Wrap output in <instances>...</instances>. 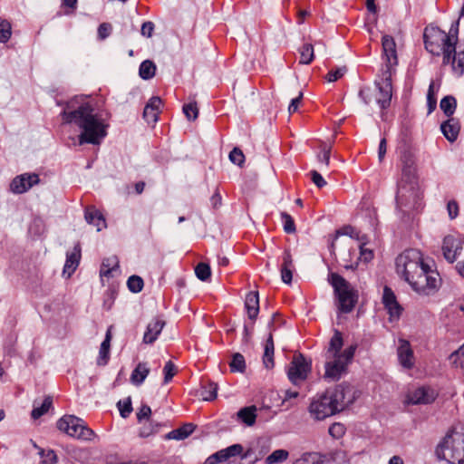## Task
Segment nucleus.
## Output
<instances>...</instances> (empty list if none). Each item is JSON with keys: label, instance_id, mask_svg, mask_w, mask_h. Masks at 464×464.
Segmentation results:
<instances>
[{"label": "nucleus", "instance_id": "obj_34", "mask_svg": "<svg viewBox=\"0 0 464 464\" xmlns=\"http://www.w3.org/2000/svg\"><path fill=\"white\" fill-rule=\"evenodd\" d=\"M274 341L272 334H269L265 343V351L263 356V362L266 368L271 369L274 367Z\"/></svg>", "mask_w": 464, "mask_h": 464}, {"label": "nucleus", "instance_id": "obj_49", "mask_svg": "<svg viewBox=\"0 0 464 464\" xmlns=\"http://www.w3.org/2000/svg\"><path fill=\"white\" fill-rule=\"evenodd\" d=\"M183 112L189 121H194L198 116V108L196 102H189L183 106Z\"/></svg>", "mask_w": 464, "mask_h": 464}, {"label": "nucleus", "instance_id": "obj_32", "mask_svg": "<svg viewBox=\"0 0 464 464\" xmlns=\"http://www.w3.org/2000/svg\"><path fill=\"white\" fill-rule=\"evenodd\" d=\"M256 407L255 405L242 408L237 412L238 419L247 426H252L256 419Z\"/></svg>", "mask_w": 464, "mask_h": 464}, {"label": "nucleus", "instance_id": "obj_57", "mask_svg": "<svg viewBox=\"0 0 464 464\" xmlns=\"http://www.w3.org/2000/svg\"><path fill=\"white\" fill-rule=\"evenodd\" d=\"M310 175H311L312 181L314 183V185L317 188H322L326 185V181L324 180V179L322 177V175L318 171L312 170L310 172Z\"/></svg>", "mask_w": 464, "mask_h": 464}, {"label": "nucleus", "instance_id": "obj_5", "mask_svg": "<svg viewBox=\"0 0 464 464\" xmlns=\"http://www.w3.org/2000/svg\"><path fill=\"white\" fill-rule=\"evenodd\" d=\"M343 340L341 332L334 331L325 353L324 373L323 378L327 382H336L348 372L356 350L351 345L342 351Z\"/></svg>", "mask_w": 464, "mask_h": 464}, {"label": "nucleus", "instance_id": "obj_17", "mask_svg": "<svg viewBox=\"0 0 464 464\" xmlns=\"http://www.w3.org/2000/svg\"><path fill=\"white\" fill-rule=\"evenodd\" d=\"M358 248H359V256H357L358 253H357L356 248L349 249V252H348L349 256L352 257V256H353L356 257V259L354 262L343 260L344 263L343 264V266L345 269L354 270L357 268L359 261H363V262L367 263L373 258V252L371 249L364 248L362 245H359Z\"/></svg>", "mask_w": 464, "mask_h": 464}, {"label": "nucleus", "instance_id": "obj_19", "mask_svg": "<svg viewBox=\"0 0 464 464\" xmlns=\"http://www.w3.org/2000/svg\"><path fill=\"white\" fill-rule=\"evenodd\" d=\"M401 179L409 180L417 179L416 163L413 154L409 150H404L401 155Z\"/></svg>", "mask_w": 464, "mask_h": 464}, {"label": "nucleus", "instance_id": "obj_1", "mask_svg": "<svg viewBox=\"0 0 464 464\" xmlns=\"http://www.w3.org/2000/svg\"><path fill=\"white\" fill-rule=\"evenodd\" d=\"M396 273L411 289L421 296L435 295L440 288L442 279L436 268L426 263L423 254L409 248L395 259Z\"/></svg>", "mask_w": 464, "mask_h": 464}, {"label": "nucleus", "instance_id": "obj_54", "mask_svg": "<svg viewBox=\"0 0 464 464\" xmlns=\"http://www.w3.org/2000/svg\"><path fill=\"white\" fill-rule=\"evenodd\" d=\"M346 72L345 67H340L336 69H333L329 71V72L326 75V79L328 82H335L338 79H340Z\"/></svg>", "mask_w": 464, "mask_h": 464}, {"label": "nucleus", "instance_id": "obj_24", "mask_svg": "<svg viewBox=\"0 0 464 464\" xmlns=\"http://www.w3.org/2000/svg\"><path fill=\"white\" fill-rule=\"evenodd\" d=\"M270 450V441L267 439L260 438L254 442L247 450L245 457H251L254 455L256 459H262Z\"/></svg>", "mask_w": 464, "mask_h": 464}, {"label": "nucleus", "instance_id": "obj_46", "mask_svg": "<svg viewBox=\"0 0 464 464\" xmlns=\"http://www.w3.org/2000/svg\"><path fill=\"white\" fill-rule=\"evenodd\" d=\"M218 385L215 382H208L203 387L201 395L205 401H212L217 397Z\"/></svg>", "mask_w": 464, "mask_h": 464}, {"label": "nucleus", "instance_id": "obj_39", "mask_svg": "<svg viewBox=\"0 0 464 464\" xmlns=\"http://www.w3.org/2000/svg\"><path fill=\"white\" fill-rule=\"evenodd\" d=\"M160 427L161 425L160 423H155L152 420H149L140 428L139 436L140 438H148L158 433Z\"/></svg>", "mask_w": 464, "mask_h": 464}, {"label": "nucleus", "instance_id": "obj_51", "mask_svg": "<svg viewBox=\"0 0 464 464\" xmlns=\"http://www.w3.org/2000/svg\"><path fill=\"white\" fill-rule=\"evenodd\" d=\"M329 434L334 439L342 438L345 433V427L343 424L335 422L329 427Z\"/></svg>", "mask_w": 464, "mask_h": 464}, {"label": "nucleus", "instance_id": "obj_11", "mask_svg": "<svg viewBox=\"0 0 464 464\" xmlns=\"http://www.w3.org/2000/svg\"><path fill=\"white\" fill-rule=\"evenodd\" d=\"M310 370L311 363L299 353L294 355L287 371V375L292 383L298 384L307 378Z\"/></svg>", "mask_w": 464, "mask_h": 464}, {"label": "nucleus", "instance_id": "obj_10", "mask_svg": "<svg viewBox=\"0 0 464 464\" xmlns=\"http://www.w3.org/2000/svg\"><path fill=\"white\" fill-rule=\"evenodd\" d=\"M375 83L378 89L376 102L381 109H386L390 106L392 96V69L389 66L383 70L382 79Z\"/></svg>", "mask_w": 464, "mask_h": 464}, {"label": "nucleus", "instance_id": "obj_50", "mask_svg": "<svg viewBox=\"0 0 464 464\" xmlns=\"http://www.w3.org/2000/svg\"><path fill=\"white\" fill-rule=\"evenodd\" d=\"M118 409L121 417L127 418L130 412L132 411L131 401L130 398H127L124 401H120L117 403Z\"/></svg>", "mask_w": 464, "mask_h": 464}, {"label": "nucleus", "instance_id": "obj_41", "mask_svg": "<svg viewBox=\"0 0 464 464\" xmlns=\"http://www.w3.org/2000/svg\"><path fill=\"white\" fill-rule=\"evenodd\" d=\"M456 106V99L452 96H446L440 101V109L448 117L454 113Z\"/></svg>", "mask_w": 464, "mask_h": 464}, {"label": "nucleus", "instance_id": "obj_35", "mask_svg": "<svg viewBox=\"0 0 464 464\" xmlns=\"http://www.w3.org/2000/svg\"><path fill=\"white\" fill-rule=\"evenodd\" d=\"M53 404V400L50 396L44 399L42 403H38L36 401L34 402V409L31 412V416L34 420H37L45 414Z\"/></svg>", "mask_w": 464, "mask_h": 464}, {"label": "nucleus", "instance_id": "obj_42", "mask_svg": "<svg viewBox=\"0 0 464 464\" xmlns=\"http://www.w3.org/2000/svg\"><path fill=\"white\" fill-rule=\"evenodd\" d=\"M231 372H243L246 369L245 358L241 353H235L229 363Z\"/></svg>", "mask_w": 464, "mask_h": 464}, {"label": "nucleus", "instance_id": "obj_18", "mask_svg": "<svg viewBox=\"0 0 464 464\" xmlns=\"http://www.w3.org/2000/svg\"><path fill=\"white\" fill-rule=\"evenodd\" d=\"M293 464H335L333 454L324 455L318 452H305Z\"/></svg>", "mask_w": 464, "mask_h": 464}, {"label": "nucleus", "instance_id": "obj_6", "mask_svg": "<svg viewBox=\"0 0 464 464\" xmlns=\"http://www.w3.org/2000/svg\"><path fill=\"white\" fill-rule=\"evenodd\" d=\"M436 453L451 464L464 463V424H458L447 432Z\"/></svg>", "mask_w": 464, "mask_h": 464}, {"label": "nucleus", "instance_id": "obj_47", "mask_svg": "<svg viewBox=\"0 0 464 464\" xmlns=\"http://www.w3.org/2000/svg\"><path fill=\"white\" fill-rule=\"evenodd\" d=\"M321 152L317 155V159L320 162L324 163L325 167H328L330 162V155L332 146L322 142L320 145Z\"/></svg>", "mask_w": 464, "mask_h": 464}, {"label": "nucleus", "instance_id": "obj_15", "mask_svg": "<svg viewBox=\"0 0 464 464\" xmlns=\"http://www.w3.org/2000/svg\"><path fill=\"white\" fill-rule=\"evenodd\" d=\"M397 356L400 364L407 370L412 369L415 365V356L409 341L399 339Z\"/></svg>", "mask_w": 464, "mask_h": 464}, {"label": "nucleus", "instance_id": "obj_59", "mask_svg": "<svg viewBox=\"0 0 464 464\" xmlns=\"http://www.w3.org/2000/svg\"><path fill=\"white\" fill-rule=\"evenodd\" d=\"M151 414V409L147 404L141 405L137 412V419L140 422L143 419H149Z\"/></svg>", "mask_w": 464, "mask_h": 464}, {"label": "nucleus", "instance_id": "obj_56", "mask_svg": "<svg viewBox=\"0 0 464 464\" xmlns=\"http://www.w3.org/2000/svg\"><path fill=\"white\" fill-rule=\"evenodd\" d=\"M41 454H42V458H43L41 464H55L56 463L57 457L53 450H48L46 453L42 451Z\"/></svg>", "mask_w": 464, "mask_h": 464}, {"label": "nucleus", "instance_id": "obj_28", "mask_svg": "<svg viewBox=\"0 0 464 464\" xmlns=\"http://www.w3.org/2000/svg\"><path fill=\"white\" fill-rule=\"evenodd\" d=\"M85 219L87 223L96 227L97 231H101L106 227V222L102 213L94 207H88L85 209Z\"/></svg>", "mask_w": 464, "mask_h": 464}, {"label": "nucleus", "instance_id": "obj_29", "mask_svg": "<svg viewBox=\"0 0 464 464\" xmlns=\"http://www.w3.org/2000/svg\"><path fill=\"white\" fill-rule=\"evenodd\" d=\"M243 452V447L240 444H234L226 449L218 450L216 452L218 455V459L220 463L228 461L230 463V459L237 457L241 455Z\"/></svg>", "mask_w": 464, "mask_h": 464}, {"label": "nucleus", "instance_id": "obj_12", "mask_svg": "<svg viewBox=\"0 0 464 464\" xmlns=\"http://www.w3.org/2000/svg\"><path fill=\"white\" fill-rule=\"evenodd\" d=\"M437 392L430 386H420L410 392L407 402L411 404H429L437 398Z\"/></svg>", "mask_w": 464, "mask_h": 464}, {"label": "nucleus", "instance_id": "obj_62", "mask_svg": "<svg viewBox=\"0 0 464 464\" xmlns=\"http://www.w3.org/2000/svg\"><path fill=\"white\" fill-rule=\"evenodd\" d=\"M109 360H110V351L100 349L99 356L97 358V364L100 366H104L108 363Z\"/></svg>", "mask_w": 464, "mask_h": 464}, {"label": "nucleus", "instance_id": "obj_9", "mask_svg": "<svg viewBox=\"0 0 464 464\" xmlns=\"http://www.w3.org/2000/svg\"><path fill=\"white\" fill-rule=\"evenodd\" d=\"M421 192L419 188L417 179L409 180L401 179L398 183L396 195L397 206L402 208H414L419 204Z\"/></svg>", "mask_w": 464, "mask_h": 464}, {"label": "nucleus", "instance_id": "obj_43", "mask_svg": "<svg viewBox=\"0 0 464 464\" xmlns=\"http://www.w3.org/2000/svg\"><path fill=\"white\" fill-rule=\"evenodd\" d=\"M12 35V25L7 20L0 18V43H6Z\"/></svg>", "mask_w": 464, "mask_h": 464}, {"label": "nucleus", "instance_id": "obj_23", "mask_svg": "<svg viewBox=\"0 0 464 464\" xmlns=\"http://www.w3.org/2000/svg\"><path fill=\"white\" fill-rule=\"evenodd\" d=\"M382 45L388 62L386 67L389 66L392 69V65L397 63L395 41L392 36L385 34L382 38Z\"/></svg>", "mask_w": 464, "mask_h": 464}, {"label": "nucleus", "instance_id": "obj_27", "mask_svg": "<svg viewBox=\"0 0 464 464\" xmlns=\"http://www.w3.org/2000/svg\"><path fill=\"white\" fill-rule=\"evenodd\" d=\"M295 269L293 258L288 250L283 255V263L281 266V277L284 283L290 284L292 282L293 271Z\"/></svg>", "mask_w": 464, "mask_h": 464}, {"label": "nucleus", "instance_id": "obj_45", "mask_svg": "<svg viewBox=\"0 0 464 464\" xmlns=\"http://www.w3.org/2000/svg\"><path fill=\"white\" fill-rule=\"evenodd\" d=\"M128 288L132 293H140L144 285L143 280L139 276H131L127 281Z\"/></svg>", "mask_w": 464, "mask_h": 464}, {"label": "nucleus", "instance_id": "obj_16", "mask_svg": "<svg viewBox=\"0 0 464 464\" xmlns=\"http://www.w3.org/2000/svg\"><path fill=\"white\" fill-rule=\"evenodd\" d=\"M382 304L390 315V321L398 320L400 318L402 307L397 302L393 291L388 286L383 288Z\"/></svg>", "mask_w": 464, "mask_h": 464}, {"label": "nucleus", "instance_id": "obj_48", "mask_svg": "<svg viewBox=\"0 0 464 464\" xmlns=\"http://www.w3.org/2000/svg\"><path fill=\"white\" fill-rule=\"evenodd\" d=\"M281 219L284 225V230L287 234H293L295 232V225L293 218L286 212L281 213Z\"/></svg>", "mask_w": 464, "mask_h": 464}, {"label": "nucleus", "instance_id": "obj_52", "mask_svg": "<svg viewBox=\"0 0 464 464\" xmlns=\"http://www.w3.org/2000/svg\"><path fill=\"white\" fill-rule=\"evenodd\" d=\"M176 372L177 370L175 364L171 361L167 362L163 368L164 382L168 383L170 382Z\"/></svg>", "mask_w": 464, "mask_h": 464}, {"label": "nucleus", "instance_id": "obj_37", "mask_svg": "<svg viewBox=\"0 0 464 464\" xmlns=\"http://www.w3.org/2000/svg\"><path fill=\"white\" fill-rule=\"evenodd\" d=\"M156 66L150 60L143 61L139 69L140 76L144 80L151 79L155 75Z\"/></svg>", "mask_w": 464, "mask_h": 464}, {"label": "nucleus", "instance_id": "obj_8", "mask_svg": "<svg viewBox=\"0 0 464 464\" xmlns=\"http://www.w3.org/2000/svg\"><path fill=\"white\" fill-rule=\"evenodd\" d=\"M59 430L68 436L81 440H92L95 437L94 431L89 428L85 421L74 415H64L57 421Z\"/></svg>", "mask_w": 464, "mask_h": 464}, {"label": "nucleus", "instance_id": "obj_3", "mask_svg": "<svg viewBox=\"0 0 464 464\" xmlns=\"http://www.w3.org/2000/svg\"><path fill=\"white\" fill-rule=\"evenodd\" d=\"M426 50L433 55H442V65H450L453 74H464V51L457 52L453 38L439 27H426L424 31Z\"/></svg>", "mask_w": 464, "mask_h": 464}, {"label": "nucleus", "instance_id": "obj_14", "mask_svg": "<svg viewBox=\"0 0 464 464\" xmlns=\"http://www.w3.org/2000/svg\"><path fill=\"white\" fill-rule=\"evenodd\" d=\"M442 254L444 258L450 264L454 263L462 250L461 240L449 235L443 238Z\"/></svg>", "mask_w": 464, "mask_h": 464}, {"label": "nucleus", "instance_id": "obj_2", "mask_svg": "<svg viewBox=\"0 0 464 464\" xmlns=\"http://www.w3.org/2000/svg\"><path fill=\"white\" fill-rule=\"evenodd\" d=\"M64 123H74L81 129L79 144L98 145L107 135L108 124L92 104L82 98L70 101L61 113Z\"/></svg>", "mask_w": 464, "mask_h": 464}, {"label": "nucleus", "instance_id": "obj_38", "mask_svg": "<svg viewBox=\"0 0 464 464\" xmlns=\"http://www.w3.org/2000/svg\"><path fill=\"white\" fill-rule=\"evenodd\" d=\"M299 53H300V61H299L300 63L310 64L313 62L314 54V47L311 44H308V43L304 44L300 47Z\"/></svg>", "mask_w": 464, "mask_h": 464}, {"label": "nucleus", "instance_id": "obj_22", "mask_svg": "<svg viewBox=\"0 0 464 464\" xmlns=\"http://www.w3.org/2000/svg\"><path fill=\"white\" fill-rule=\"evenodd\" d=\"M164 325L165 322L159 318H155L150 321L144 333L143 343L146 344L153 343L158 339V336L160 334Z\"/></svg>", "mask_w": 464, "mask_h": 464}, {"label": "nucleus", "instance_id": "obj_21", "mask_svg": "<svg viewBox=\"0 0 464 464\" xmlns=\"http://www.w3.org/2000/svg\"><path fill=\"white\" fill-rule=\"evenodd\" d=\"M81 259V246L76 244L72 252L67 253L66 261L63 266V274L70 277L79 266Z\"/></svg>", "mask_w": 464, "mask_h": 464}, {"label": "nucleus", "instance_id": "obj_36", "mask_svg": "<svg viewBox=\"0 0 464 464\" xmlns=\"http://www.w3.org/2000/svg\"><path fill=\"white\" fill-rule=\"evenodd\" d=\"M289 457V452L286 450H276L266 459V464H279L285 461Z\"/></svg>", "mask_w": 464, "mask_h": 464}, {"label": "nucleus", "instance_id": "obj_31", "mask_svg": "<svg viewBox=\"0 0 464 464\" xmlns=\"http://www.w3.org/2000/svg\"><path fill=\"white\" fill-rule=\"evenodd\" d=\"M194 425L192 423H187L179 429L173 430L166 435L167 440H184L188 438L194 431Z\"/></svg>", "mask_w": 464, "mask_h": 464}, {"label": "nucleus", "instance_id": "obj_26", "mask_svg": "<svg viewBox=\"0 0 464 464\" xmlns=\"http://www.w3.org/2000/svg\"><path fill=\"white\" fill-rule=\"evenodd\" d=\"M245 306L248 318L255 320L259 313V295L257 292H250L246 295Z\"/></svg>", "mask_w": 464, "mask_h": 464}, {"label": "nucleus", "instance_id": "obj_63", "mask_svg": "<svg viewBox=\"0 0 464 464\" xmlns=\"http://www.w3.org/2000/svg\"><path fill=\"white\" fill-rule=\"evenodd\" d=\"M154 31V24L152 22H145L142 24L140 33L143 36L150 37Z\"/></svg>", "mask_w": 464, "mask_h": 464}, {"label": "nucleus", "instance_id": "obj_7", "mask_svg": "<svg viewBox=\"0 0 464 464\" xmlns=\"http://www.w3.org/2000/svg\"><path fill=\"white\" fill-rule=\"evenodd\" d=\"M328 281L333 286L338 309L344 314L351 313L358 300L357 291L343 276L331 273Z\"/></svg>", "mask_w": 464, "mask_h": 464}, {"label": "nucleus", "instance_id": "obj_60", "mask_svg": "<svg viewBox=\"0 0 464 464\" xmlns=\"http://www.w3.org/2000/svg\"><path fill=\"white\" fill-rule=\"evenodd\" d=\"M302 99H303L302 92H299V95L297 97L292 99V101L288 106V111L290 114L295 113L298 110V107L301 103Z\"/></svg>", "mask_w": 464, "mask_h": 464}, {"label": "nucleus", "instance_id": "obj_55", "mask_svg": "<svg viewBox=\"0 0 464 464\" xmlns=\"http://www.w3.org/2000/svg\"><path fill=\"white\" fill-rule=\"evenodd\" d=\"M427 104L429 107V112H431L436 108L437 100L433 91V83L431 82L427 93Z\"/></svg>", "mask_w": 464, "mask_h": 464}, {"label": "nucleus", "instance_id": "obj_53", "mask_svg": "<svg viewBox=\"0 0 464 464\" xmlns=\"http://www.w3.org/2000/svg\"><path fill=\"white\" fill-rule=\"evenodd\" d=\"M229 160L234 164L241 166L245 161V155L238 148H234L229 153Z\"/></svg>", "mask_w": 464, "mask_h": 464}, {"label": "nucleus", "instance_id": "obj_40", "mask_svg": "<svg viewBox=\"0 0 464 464\" xmlns=\"http://www.w3.org/2000/svg\"><path fill=\"white\" fill-rule=\"evenodd\" d=\"M450 361L455 368L464 371V343L450 354Z\"/></svg>", "mask_w": 464, "mask_h": 464}, {"label": "nucleus", "instance_id": "obj_30", "mask_svg": "<svg viewBox=\"0 0 464 464\" xmlns=\"http://www.w3.org/2000/svg\"><path fill=\"white\" fill-rule=\"evenodd\" d=\"M150 368L146 362H139L130 374L132 384L140 385L150 373Z\"/></svg>", "mask_w": 464, "mask_h": 464}, {"label": "nucleus", "instance_id": "obj_64", "mask_svg": "<svg viewBox=\"0 0 464 464\" xmlns=\"http://www.w3.org/2000/svg\"><path fill=\"white\" fill-rule=\"evenodd\" d=\"M386 151H387V141H386V139L383 138L381 140L379 148H378V158H379L380 161L383 160Z\"/></svg>", "mask_w": 464, "mask_h": 464}, {"label": "nucleus", "instance_id": "obj_25", "mask_svg": "<svg viewBox=\"0 0 464 464\" xmlns=\"http://www.w3.org/2000/svg\"><path fill=\"white\" fill-rule=\"evenodd\" d=\"M440 130L445 138L449 141L453 142L459 136L460 125L457 119L450 118L448 121L441 123Z\"/></svg>", "mask_w": 464, "mask_h": 464}, {"label": "nucleus", "instance_id": "obj_44", "mask_svg": "<svg viewBox=\"0 0 464 464\" xmlns=\"http://www.w3.org/2000/svg\"><path fill=\"white\" fill-rule=\"evenodd\" d=\"M195 274L199 280L207 281L211 276L210 266L206 263H199L195 267Z\"/></svg>", "mask_w": 464, "mask_h": 464}, {"label": "nucleus", "instance_id": "obj_20", "mask_svg": "<svg viewBox=\"0 0 464 464\" xmlns=\"http://www.w3.org/2000/svg\"><path fill=\"white\" fill-rule=\"evenodd\" d=\"M162 102L160 97H152L149 100L143 111V118L149 124H154L158 121Z\"/></svg>", "mask_w": 464, "mask_h": 464}, {"label": "nucleus", "instance_id": "obj_13", "mask_svg": "<svg viewBox=\"0 0 464 464\" xmlns=\"http://www.w3.org/2000/svg\"><path fill=\"white\" fill-rule=\"evenodd\" d=\"M40 182L39 176L35 173H24L16 176L10 184V189L15 194L28 191L33 186Z\"/></svg>", "mask_w": 464, "mask_h": 464}, {"label": "nucleus", "instance_id": "obj_61", "mask_svg": "<svg viewBox=\"0 0 464 464\" xmlns=\"http://www.w3.org/2000/svg\"><path fill=\"white\" fill-rule=\"evenodd\" d=\"M111 31V25L107 23L101 24L98 28V34L101 39L108 37Z\"/></svg>", "mask_w": 464, "mask_h": 464}, {"label": "nucleus", "instance_id": "obj_4", "mask_svg": "<svg viewBox=\"0 0 464 464\" xmlns=\"http://www.w3.org/2000/svg\"><path fill=\"white\" fill-rule=\"evenodd\" d=\"M357 396V391L352 385L340 383L314 398L309 405V412L314 420H323L343 411Z\"/></svg>", "mask_w": 464, "mask_h": 464}, {"label": "nucleus", "instance_id": "obj_58", "mask_svg": "<svg viewBox=\"0 0 464 464\" xmlns=\"http://www.w3.org/2000/svg\"><path fill=\"white\" fill-rule=\"evenodd\" d=\"M447 210L450 219H454L459 215V204L456 200H450L447 204Z\"/></svg>", "mask_w": 464, "mask_h": 464}, {"label": "nucleus", "instance_id": "obj_33", "mask_svg": "<svg viewBox=\"0 0 464 464\" xmlns=\"http://www.w3.org/2000/svg\"><path fill=\"white\" fill-rule=\"evenodd\" d=\"M119 268V261L116 256L108 257L102 261L100 276L102 277H111L113 272Z\"/></svg>", "mask_w": 464, "mask_h": 464}]
</instances>
